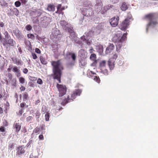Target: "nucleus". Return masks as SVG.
I'll use <instances>...</instances> for the list:
<instances>
[{"label":"nucleus","mask_w":158,"mask_h":158,"mask_svg":"<svg viewBox=\"0 0 158 158\" xmlns=\"http://www.w3.org/2000/svg\"><path fill=\"white\" fill-rule=\"evenodd\" d=\"M51 64L52 66V76L53 79H57L59 81V83H60L62 71L64 69L63 66L59 60L56 61H52L51 62Z\"/></svg>","instance_id":"nucleus-1"},{"label":"nucleus","mask_w":158,"mask_h":158,"mask_svg":"<svg viewBox=\"0 0 158 158\" xmlns=\"http://www.w3.org/2000/svg\"><path fill=\"white\" fill-rule=\"evenodd\" d=\"M158 18V15L156 13H150L146 15L143 19L148 21L147 26L155 27L158 24L157 19Z\"/></svg>","instance_id":"nucleus-2"},{"label":"nucleus","mask_w":158,"mask_h":158,"mask_svg":"<svg viewBox=\"0 0 158 158\" xmlns=\"http://www.w3.org/2000/svg\"><path fill=\"white\" fill-rule=\"evenodd\" d=\"M127 33H124L122 36L120 35L119 34H117L115 35L112 39V41L115 44H117L116 46H117V51L118 48H120L122 45V43L124 41L127 39Z\"/></svg>","instance_id":"nucleus-3"},{"label":"nucleus","mask_w":158,"mask_h":158,"mask_svg":"<svg viewBox=\"0 0 158 158\" xmlns=\"http://www.w3.org/2000/svg\"><path fill=\"white\" fill-rule=\"evenodd\" d=\"M82 92L81 90L78 89L76 90L73 92L71 95V97L68 96L67 98H65L61 102V104L63 105H65L66 104L71 102L73 101L77 96H80Z\"/></svg>","instance_id":"nucleus-4"},{"label":"nucleus","mask_w":158,"mask_h":158,"mask_svg":"<svg viewBox=\"0 0 158 158\" xmlns=\"http://www.w3.org/2000/svg\"><path fill=\"white\" fill-rule=\"evenodd\" d=\"M66 56L68 59H70V58L72 59V60L67 64V67H70L73 66L76 62L77 60V55L75 53L73 52H68L66 54Z\"/></svg>","instance_id":"nucleus-5"},{"label":"nucleus","mask_w":158,"mask_h":158,"mask_svg":"<svg viewBox=\"0 0 158 158\" xmlns=\"http://www.w3.org/2000/svg\"><path fill=\"white\" fill-rule=\"evenodd\" d=\"M56 86L59 92V97H62L66 94L67 88L65 85L57 84Z\"/></svg>","instance_id":"nucleus-6"},{"label":"nucleus","mask_w":158,"mask_h":158,"mask_svg":"<svg viewBox=\"0 0 158 158\" xmlns=\"http://www.w3.org/2000/svg\"><path fill=\"white\" fill-rule=\"evenodd\" d=\"M132 16L129 14L128 17L126 18L120 24V28L122 30H124L129 25V19H131Z\"/></svg>","instance_id":"nucleus-7"},{"label":"nucleus","mask_w":158,"mask_h":158,"mask_svg":"<svg viewBox=\"0 0 158 158\" xmlns=\"http://www.w3.org/2000/svg\"><path fill=\"white\" fill-rule=\"evenodd\" d=\"M15 44V42L12 39H10L8 40L5 39L3 43V44L7 48H8V47H10V46H14V44Z\"/></svg>","instance_id":"nucleus-8"},{"label":"nucleus","mask_w":158,"mask_h":158,"mask_svg":"<svg viewBox=\"0 0 158 158\" xmlns=\"http://www.w3.org/2000/svg\"><path fill=\"white\" fill-rule=\"evenodd\" d=\"M119 20V17L118 16L114 17L109 20L110 25L113 27H116L118 25Z\"/></svg>","instance_id":"nucleus-9"},{"label":"nucleus","mask_w":158,"mask_h":158,"mask_svg":"<svg viewBox=\"0 0 158 158\" xmlns=\"http://www.w3.org/2000/svg\"><path fill=\"white\" fill-rule=\"evenodd\" d=\"M25 147L22 146L17 147L16 148V155L19 156H21L25 152Z\"/></svg>","instance_id":"nucleus-10"},{"label":"nucleus","mask_w":158,"mask_h":158,"mask_svg":"<svg viewBox=\"0 0 158 158\" xmlns=\"http://www.w3.org/2000/svg\"><path fill=\"white\" fill-rule=\"evenodd\" d=\"M65 30L69 33V37L71 39H73L76 36L75 32L74 31L73 27L70 26V27H67L66 28Z\"/></svg>","instance_id":"nucleus-11"},{"label":"nucleus","mask_w":158,"mask_h":158,"mask_svg":"<svg viewBox=\"0 0 158 158\" xmlns=\"http://www.w3.org/2000/svg\"><path fill=\"white\" fill-rule=\"evenodd\" d=\"M51 19L50 17L46 16H44L40 18V23L43 25H48L50 22H51Z\"/></svg>","instance_id":"nucleus-12"},{"label":"nucleus","mask_w":158,"mask_h":158,"mask_svg":"<svg viewBox=\"0 0 158 158\" xmlns=\"http://www.w3.org/2000/svg\"><path fill=\"white\" fill-rule=\"evenodd\" d=\"M14 33L19 40H21L24 37V36L22 35L21 31L19 30L15 31Z\"/></svg>","instance_id":"nucleus-13"},{"label":"nucleus","mask_w":158,"mask_h":158,"mask_svg":"<svg viewBox=\"0 0 158 158\" xmlns=\"http://www.w3.org/2000/svg\"><path fill=\"white\" fill-rule=\"evenodd\" d=\"M13 128L15 130L16 133H18L21 128V124L19 123H15L13 126Z\"/></svg>","instance_id":"nucleus-14"},{"label":"nucleus","mask_w":158,"mask_h":158,"mask_svg":"<svg viewBox=\"0 0 158 158\" xmlns=\"http://www.w3.org/2000/svg\"><path fill=\"white\" fill-rule=\"evenodd\" d=\"M114 48V46L112 44H110L106 48V52L108 54L112 52Z\"/></svg>","instance_id":"nucleus-15"},{"label":"nucleus","mask_w":158,"mask_h":158,"mask_svg":"<svg viewBox=\"0 0 158 158\" xmlns=\"http://www.w3.org/2000/svg\"><path fill=\"white\" fill-rule=\"evenodd\" d=\"M31 13L32 15H35L36 17H39L41 16L42 14V12L41 10L39 9H35L34 10L32 11Z\"/></svg>","instance_id":"nucleus-16"},{"label":"nucleus","mask_w":158,"mask_h":158,"mask_svg":"<svg viewBox=\"0 0 158 158\" xmlns=\"http://www.w3.org/2000/svg\"><path fill=\"white\" fill-rule=\"evenodd\" d=\"M60 25L65 30L66 28L67 27H68L67 26L68 25V23L65 20H62L60 21Z\"/></svg>","instance_id":"nucleus-17"},{"label":"nucleus","mask_w":158,"mask_h":158,"mask_svg":"<svg viewBox=\"0 0 158 158\" xmlns=\"http://www.w3.org/2000/svg\"><path fill=\"white\" fill-rule=\"evenodd\" d=\"M96 49L100 54H101L103 52V48L102 45L99 44L96 46Z\"/></svg>","instance_id":"nucleus-18"},{"label":"nucleus","mask_w":158,"mask_h":158,"mask_svg":"<svg viewBox=\"0 0 158 158\" xmlns=\"http://www.w3.org/2000/svg\"><path fill=\"white\" fill-rule=\"evenodd\" d=\"M120 8L122 11H126L128 8V5L125 2H123L122 3Z\"/></svg>","instance_id":"nucleus-19"},{"label":"nucleus","mask_w":158,"mask_h":158,"mask_svg":"<svg viewBox=\"0 0 158 158\" xmlns=\"http://www.w3.org/2000/svg\"><path fill=\"white\" fill-rule=\"evenodd\" d=\"M11 12L12 13V14L11 15V16H13L15 15L17 16L19 15V10L15 8H14L13 10H11Z\"/></svg>","instance_id":"nucleus-20"},{"label":"nucleus","mask_w":158,"mask_h":158,"mask_svg":"<svg viewBox=\"0 0 158 158\" xmlns=\"http://www.w3.org/2000/svg\"><path fill=\"white\" fill-rule=\"evenodd\" d=\"M47 9L49 11H54L55 10V6L54 5L52 4H48Z\"/></svg>","instance_id":"nucleus-21"},{"label":"nucleus","mask_w":158,"mask_h":158,"mask_svg":"<svg viewBox=\"0 0 158 158\" xmlns=\"http://www.w3.org/2000/svg\"><path fill=\"white\" fill-rule=\"evenodd\" d=\"M108 64L110 70H113L114 67V64L113 62H112L110 59L108 60Z\"/></svg>","instance_id":"nucleus-22"},{"label":"nucleus","mask_w":158,"mask_h":158,"mask_svg":"<svg viewBox=\"0 0 158 158\" xmlns=\"http://www.w3.org/2000/svg\"><path fill=\"white\" fill-rule=\"evenodd\" d=\"M91 77L95 81L97 82V83H99L100 82V80L99 77L98 76H97L96 75V76L91 75Z\"/></svg>","instance_id":"nucleus-23"},{"label":"nucleus","mask_w":158,"mask_h":158,"mask_svg":"<svg viewBox=\"0 0 158 158\" xmlns=\"http://www.w3.org/2000/svg\"><path fill=\"white\" fill-rule=\"evenodd\" d=\"M29 99V96L27 93L25 92L23 94V100L26 102H27Z\"/></svg>","instance_id":"nucleus-24"},{"label":"nucleus","mask_w":158,"mask_h":158,"mask_svg":"<svg viewBox=\"0 0 158 158\" xmlns=\"http://www.w3.org/2000/svg\"><path fill=\"white\" fill-rule=\"evenodd\" d=\"M83 6L85 7L92 6V5L90 1H86L84 2L83 4Z\"/></svg>","instance_id":"nucleus-25"},{"label":"nucleus","mask_w":158,"mask_h":158,"mask_svg":"<svg viewBox=\"0 0 158 158\" xmlns=\"http://www.w3.org/2000/svg\"><path fill=\"white\" fill-rule=\"evenodd\" d=\"M11 85L14 87H16L17 86V80L15 78H13L11 80Z\"/></svg>","instance_id":"nucleus-26"},{"label":"nucleus","mask_w":158,"mask_h":158,"mask_svg":"<svg viewBox=\"0 0 158 158\" xmlns=\"http://www.w3.org/2000/svg\"><path fill=\"white\" fill-rule=\"evenodd\" d=\"M106 61L105 60H102L100 62V63L99 66L101 68H104L106 66Z\"/></svg>","instance_id":"nucleus-27"},{"label":"nucleus","mask_w":158,"mask_h":158,"mask_svg":"<svg viewBox=\"0 0 158 158\" xmlns=\"http://www.w3.org/2000/svg\"><path fill=\"white\" fill-rule=\"evenodd\" d=\"M40 60L42 64H47V62L46 60L42 56H40Z\"/></svg>","instance_id":"nucleus-28"},{"label":"nucleus","mask_w":158,"mask_h":158,"mask_svg":"<svg viewBox=\"0 0 158 158\" xmlns=\"http://www.w3.org/2000/svg\"><path fill=\"white\" fill-rule=\"evenodd\" d=\"M113 6L111 5H109L108 6H104L103 7V10L104 11H103V12H106L107 10H109L110 9V8H111L113 7Z\"/></svg>","instance_id":"nucleus-29"},{"label":"nucleus","mask_w":158,"mask_h":158,"mask_svg":"<svg viewBox=\"0 0 158 158\" xmlns=\"http://www.w3.org/2000/svg\"><path fill=\"white\" fill-rule=\"evenodd\" d=\"M81 9V13L83 15L85 16L87 15V9L85 8H82Z\"/></svg>","instance_id":"nucleus-30"},{"label":"nucleus","mask_w":158,"mask_h":158,"mask_svg":"<svg viewBox=\"0 0 158 158\" xmlns=\"http://www.w3.org/2000/svg\"><path fill=\"white\" fill-rule=\"evenodd\" d=\"M26 45L28 46L29 47L28 50H31V44L30 42L29 41H27L25 42Z\"/></svg>","instance_id":"nucleus-31"},{"label":"nucleus","mask_w":158,"mask_h":158,"mask_svg":"<svg viewBox=\"0 0 158 158\" xmlns=\"http://www.w3.org/2000/svg\"><path fill=\"white\" fill-rule=\"evenodd\" d=\"M34 114L37 119L39 118L41 115V113L39 110H37L36 112L34 113Z\"/></svg>","instance_id":"nucleus-32"},{"label":"nucleus","mask_w":158,"mask_h":158,"mask_svg":"<svg viewBox=\"0 0 158 158\" xmlns=\"http://www.w3.org/2000/svg\"><path fill=\"white\" fill-rule=\"evenodd\" d=\"M101 72L103 73L105 75H107L108 74V70L104 68H102L101 69Z\"/></svg>","instance_id":"nucleus-33"},{"label":"nucleus","mask_w":158,"mask_h":158,"mask_svg":"<svg viewBox=\"0 0 158 158\" xmlns=\"http://www.w3.org/2000/svg\"><path fill=\"white\" fill-rule=\"evenodd\" d=\"M23 62L21 59H17L16 64L18 65L22 66L23 65Z\"/></svg>","instance_id":"nucleus-34"},{"label":"nucleus","mask_w":158,"mask_h":158,"mask_svg":"<svg viewBox=\"0 0 158 158\" xmlns=\"http://www.w3.org/2000/svg\"><path fill=\"white\" fill-rule=\"evenodd\" d=\"M19 81L20 83L23 84L25 82V79L23 77H21L19 78Z\"/></svg>","instance_id":"nucleus-35"},{"label":"nucleus","mask_w":158,"mask_h":158,"mask_svg":"<svg viewBox=\"0 0 158 158\" xmlns=\"http://www.w3.org/2000/svg\"><path fill=\"white\" fill-rule=\"evenodd\" d=\"M0 3L1 6H7V3L4 0H0Z\"/></svg>","instance_id":"nucleus-36"},{"label":"nucleus","mask_w":158,"mask_h":158,"mask_svg":"<svg viewBox=\"0 0 158 158\" xmlns=\"http://www.w3.org/2000/svg\"><path fill=\"white\" fill-rule=\"evenodd\" d=\"M40 130V127H37L34 130L33 132L35 133H38L39 134Z\"/></svg>","instance_id":"nucleus-37"},{"label":"nucleus","mask_w":158,"mask_h":158,"mask_svg":"<svg viewBox=\"0 0 158 158\" xmlns=\"http://www.w3.org/2000/svg\"><path fill=\"white\" fill-rule=\"evenodd\" d=\"M90 59L92 60H95L96 58V55L94 53L91 54L90 57Z\"/></svg>","instance_id":"nucleus-38"},{"label":"nucleus","mask_w":158,"mask_h":158,"mask_svg":"<svg viewBox=\"0 0 158 158\" xmlns=\"http://www.w3.org/2000/svg\"><path fill=\"white\" fill-rule=\"evenodd\" d=\"M12 71L16 73L17 72H19L20 71V70L16 66H14L13 68Z\"/></svg>","instance_id":"nucleus-39"},{"label":"nucleus","mask_w":158,"mask_h":158,"mask_svg":"<svg viewBox=\"0 0 158 158\" xmlns=\"http://www.w3.org/2000/svg\"><path fill=\"white\" fill-rule=\"evenodd\" d=\"M62 6L61 4H59L57 6V10L56 12V13H58L59 14L61 13V12H60V9Z\"/></svg>","instance_id":"nucleus-40"},{"label":"nucleus","mask_w":158,"mask_h":158,"mask_svg":"<svg viewBox=\"0 0 158 158\" xmlns=\"http://www.w3.org/2000/svg\"><path fill=\"white\" fill-rule=\"evenodd\" d=\"M27 37L28 39H33L35 37L34 35L31 33L28 34L27 35Z\"/></svg>","instance_id":"nucleus-41"},{"label":"nucleus","mask_w":158,"mask_h":158,"mask_svg":"<svg viewBox=\"0 0 158 158\" xmlns=\"http://www.w3.org/2000/svg\"><path fill=\"white\" fill-rule=\"evenodd\" d=\"M15 144L14 143H10L8 145V149L11 150L13 149L14 147Z\"/></svg>","instance_id":"nucleus-42"},{"label":"nucleus","mask_w":158,"mask_h":158,"mask_svg":"<svg viewBox=\"0 0 158 158\" xmlns=\"http://www.w3.org/2000/svg\"><path fill=\"white\" fill-rule=\"evenodd\" d=\"M45 117L46 121H49V114L48 112H47L46 113V114L45 115Z\"/></svg>","instance_id":"nucleus-43"},{"label":"nucleus","mask_w":158,"mask_h":158,"mask_svg":"<svg viewBox=\"0 0 158 158\" xmlns=\"http://www.w3.org/2000/svg\"><path fill=\"white\" fill-rule=\"evenodd\" d=\"M25 28L27 30L29 31L31 30L32 27L31 25L28 24L26 26Z\"/></svg>","instance_id":"nucleus-44"},{"label":"nucleus","mask_w":158,"mask_h":158,"mask_svg":"<svg viewBox=\"0 0 158 158\" xmlns=\"http://www.w3.org/2000/svg\"><path fill=\"white\" fill-rule=\"evenodd\" d=\"M29 77L30 80L33 81H35L37 80V78L36 77L29 76Z\"/></svg>","instance_id":"nucleus-45"},{"label":"nucleus","mask_w":158,"mask_h":158,"mask_svg":"<svg viewBox=\"0 0 158 158\" xmlns=\"http://www.w3.org/2000/svg\"><path fill=\"white\" fill-rule=\"evenodd\" d=\"M33 119V118L32 116H29L26 118V121L27 122H31Z\"/></svg>","instance_id":"nucleus-46"},{"label":"nucleus","mask_w":158,"mask_h":158,"mask_svg":"<svg viewBox=\"0 0 158 158\" xmlns=\"http://www.w3.org/2000/svg\"><path fill=\"white\" fill-rule=\"evenodd\" d=\"M4 34L5 35V36L6 39H9V37H10L7 31H5L4 32Z\"/></svg>","instance_id":"nucleus-47"},{"label":"nucleus","mask_w":158,"mask_h":158,"mask_svg":"<svg viewBox=\"0 0 158 158\" xmlns=\"http://www.w3.org/2000/svg\"><path fill=\"white\" fill-rule=\"evenodd\" d=\"M15 4L16 7H18L21 5V3L19 1H17L15 2Z\"/></svg>","instance_id":"nucleus-48"},{"label":"nucleus","mask_w":158,"mask_h":158,"mask_svg":"<svg viewBox=\"0 0 158 158\" xmlns=\"http://www.w3.org/2000/svg\"><path fill=\"white\" fill-rule=\"evenodd\" d=\"M43 81L41 79L39 78L37 79V83L40 85H42L43 84Z\"/></svg>","instance_id":"nucleus-49"},{"label":"nucleus","mask_w":158,"mask_h":158,"mask_svg":"<svg viewBox=\"0 0 158 158\" xmlns=\"http://www.w3.org/2000/svg\"><path fill=\"white\" fill-rule=\"evenodd\" d=\"M23 110H24V109L23 108H22L21 109H20L18 113L17 114L18 115H22V113L23 112Z\"/></svg>","instance_id":"nucleus-50"},{"label":"nucleus","mask_w":158,"mask_h":158,"mask_svg":"<svg viewBox=\"0 0 158 158\" xmlns=\"http://www.w3.org/2000/svg\"><path fill=\"white\" fill-rule=\"evenodd\" d=\"M31 55L33 59H36L37 58V56L35 53L33 52L32 53Z\"/></svg>","instance_id":"nucleus-51"},{"label":"nucleus","mask_w":158,"mask_h":158,"mask_svg":"<svg viewBox=\"0 0 158 158\" xmlns=\"http://www.w3.org/2000/svg\"><path fill=\"white\" fill-rule=\"evenodd\" d=\"M11 60L12 61H13V63L14 64H16V62L17 61V59L16 57H13L11 58Z\"/></svg>","instance_id":"nucleus-52"},{"label":"nucleus","mask_w":158,"mask_h":158,"mask_svg":"<svg viewBox=\"0 0 158 158\" xmlns=\"http://www.w3.org/2000/svg\"><path fill=\"white\" fill-rule=\"evenodd\" d=\"M5 131V127H0V131L2 132H4Z\"/></svg>","instance_id":"nucleus-53"},{"label":"nucleus","mask_w":158,"mask_h":158,"mask_svg":"<svg viewBox=\"0 0 158 158\" xmlns=\"http://www.w3.org/2000/svg\"><path fill=\"white\" fill-rule=\"evenodd\" d=\"M7 75H8V77L9 78V79L10 80H12V76L11 73H8Z\"/></svg>","instance_id":"nucleus-54"},{"label":"nucleus","mask_w":158,"mask_h":158,"mask_svg":"<svg viewBox=\"0 0 158 158\" xmlns=\"http://www.w3.org/2000/svg\"><path fill=\"white\" fill-rule=\"evenodd\" d=\"M89 74L90 76H91V75H94L96 76L97 74L96 73L92 71H90V72H89Z\"/></svg>","instance_id":"nucleus-55"},{"label":"nucleus","mask_w":158,"mask_h":158,"mask_svg":"<svg viewBox=\"0 0 158 158\" xmlns=\"http://www.w3.org/2000/svg\"><path fill=\"white\" fill-rule=\"evenodd\" d=\"M43 132H42V134L40 135L39 136V139L41 140H43L44 139V136L42 135Z\"/></svg>","instance_id":"nucleus-56"},{"label":"nucleus","mask_w":158,"mask_h":158,"mask_svg":"<svg viewBox=\"0 0 158 158\" xmlns=\"http://www.w3.org/2000/svg\"><path fill=\"white\" fill-rule=\"evenodd\" d=\"M35 52L38 54H40L41 53V51L40 50L37 48H35Z\"/></svg>","instance_id":"nucleus-57"},{"label":"nucleus","mask_w":158,"mask_h":158,"mask_svg":"<svg viewBox=\"0 0 158 158\" xmlns=\"http://www.w3.org/2000/svg\"><path fill=\"white\" fill-rule=\"evenodd\" d=\"M20 89L21 92L24 91L25 89V88L23 86H21L20 88Z\"/></svg>","instance_id":"nucleus-58"},{"label":"nucleus","mask_w":158,"mask_h":158,"mask_svg":"<svg viewBox=\"0 0 158 158\" xmlns=\"http://www.w3.org/2000/svg\"><path fill=\"white\" fill-rule=\"evenodd\" d=\"M16 75L17 77H19L21 76V73H20V71H19V72L16 73Z\"/></svg>","instance_id":"nucleus-59"},{"label":"nucleus","mask_w":158,"mask_h":158,"mask_svg":"<svg viewBox=\"0 0 158 158\" xmlns=\"http://www.w3.org/2000/svg\"><path fill=\"white\" fill-rule=\"evenodd\" d=\"M28 70L27 68H24L23 69V72L25 74H27L28 72Z\"/></svg>","instance_id":"nucleus-60"},{"label":"nucleus","mask_w":158,"mask_h":158,"mask_svg":"<svg viewBox=\"0 0 158 158\" xmlns=\"http://www.w3.org/2000/svg\"><path fill=\"white\" fill-rule=\"evenodd\" d=\"M26 105V104L25 103H22L20 104V106L22 108L24 107Z\"/></svg>","instance_id":"nucleus-61"},{"label":"nucleus","mask_w":158,"mask_h":158,"mask_svg":"<svg viewBox=\"0 0 158 158\" xmlns=\"http://www.w3.org/2000/svg\"><path fill=\"white\" fill-rule=\"evenodd\" d=\"M30 158H38V156H34L33 154H31L30 156Z\"/></svg>","instance_id":"nucleus-62"},{"label":"nucleus","mask_w":158,"mask_h":158,"mask_svg":"<svg viewBox=\"0 0 158 158\" xmlns=\"http://www.w3.org/2000/svg\"><path fill=\"white\" fill-rule=\"evenodd\" d=\"M93 32L92 31H89L87 33L88 34V36H90L91 34H93Z\"/></svg>","instance_id":"nucleus-63"},{"label":"nucleus","mask_w":158,"mask_h":158,"mask_svg":"<svg viewBox=\"0 0 158 158\" xmlns=\"http://www.w3.org/2000/svg\"><path fill=\"white\" fill-rule=\"evenodd\" d=\"M81 39L83 41H85L86 40V39L85 38V36L83 35L81 37Z\"/></svg>","instance_id":"nucleus-64"}]
</instances>
